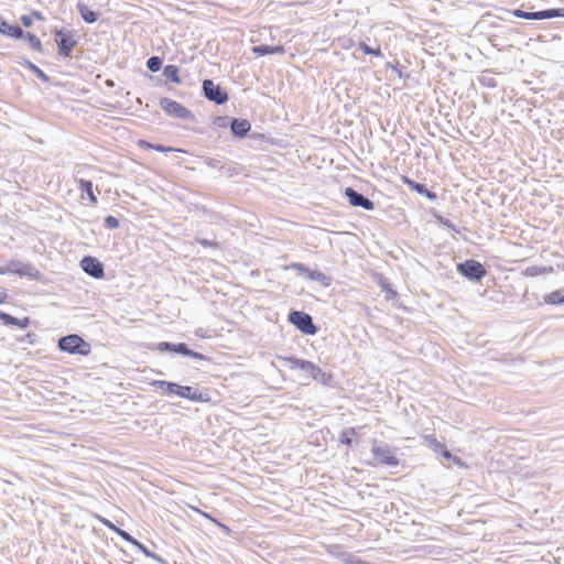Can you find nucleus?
<instances>
[{"mask_svg": "<svg viewBox=\"0 0 564 564\" xmlns=\"http://www.w3.org/2000/svg\"><path fill=\"white\" fill-rule=\"evenodd\" d=\"M184 357H191L193 359H198V360L207 359V357L205 355L194 351V350L189 349L188 347H187V351L185 352Z\"/></svg>", "mask_w": 564, "mask_h": 564, "instance_id": "37", "label": "nucleus"}, {"mask_svg": "<svg viewBox=\"0 0 564 564\" xmlns=\"http://www.w3.org/2000/svg\"><path fill=\"white\" fill-rule=\"evenodd\" d=\"M329 553L340 560V554L345 553V550L340 545H330L329 546Z\"/></svg>", "mask_w": 564, "mask_h": 564, "instance_id": "39", "label": "nucleus"}, {"mask_svg": "<svg viewBox=\"0 0 564 564\" xmlns=\"http://www.w3.org/2000/svg\"><path fill=\"white\" fill-rule=\"evenodd\" d=\"M150 558L154 560L155 562H158L160 564H167V562L163 557H161L159 554H156L154 552L151 554Z\"/></svg>", "mask_w": 564, "mask_h": 564, "instance_id": "48", "label": "nucleus"}, {"mask_svg": "<svg viewBox=\"0 0 564 564\" xmlns=\"http://www.w3.org/2000/svg\"><path fill=\"white\" fill-rule=\"evenodd\" d=\"M306 276L312 281L319 282L324 286H329L332 283V279L328 275H326L319 271L310 269L308 272L306 273Z\"/></svg>", "mask_w": 564, "mask_h": 564, "instance_id": "23", "label": "nucleus"}, {"mask_svg": "<svg viewBox=\"0 0 564 564\" xmlns=\"http://www.w3.org/2000/svg\"><path fill=\"white\" fill-rule=\"evenodd\" d=\"M80 267L86 274L95 279H101L105 275L104 264L95 257L85 256L80 261Z\"/></svg>", "mask_w": 564, "mask_h": 564, "instance_id": "10", "label": "nucleus"}, {"mask_svg": "<svg viewBox=\"0 0 564 564\" xmlns=\"http://www.w3.org/2000/svg\"><path fill=\"white\" fill-rule=\"evenodd\" d=\"M139 147L142 148V149H147V150H153L154 144L149 142V141H145V140H140L139 141Z\"/></svg>", "mask_w": 564, "mask_h": 564, "instance_id": "44", "label": "nucleus"}, {"mask_svg": "<svg viewBox=\"0 0 564 564\" xmlns=\"http://www.w3.org/2000/svg\"><path fill=\"white\" fill-rule=\"evenodd\" d=\"M160 107L171 117L184 119V120H194L193 112L181 105L180 102L170 99L167 97H163L160 99Z\"/></svg>", "mask_w": 564, "mask_h": 564, "instance_id": "6", "label": "nucleus"}, {"mask_svg": "<svg viewBox=\"0 0 564 564\" xmlns=\"http://www.w3.org/2000/svg\"><path fill=\"white\" fill-rule=\"evenodd\" d=\"M57 347L72 355L88 356L91 346L77 334H70L58 339Z\"/></svg>", "mask_w": 564, "mask_h": 564, "instance_id": "2", "label": "nucleus"}, {"mask_svg": "<svg viewBox=\"0 0 564 564\" xmlns=\"http://www.w3.org/2000/svg\"><path fill=\"white\" fill-rule=\"evenodd\" d=\"M289 322L305 335H314L317 327L310 314L302 311H291L289 313Z\"/></svg>", "mask_w": 564, "mask_h": 564, "instance_id": "5", "label": "nucleus"}, {"mask_svg": "<svg viewBox=\"0 0 564 564\" xmlns=\"http://www.w3.org/2000/svg\"><path fill=\"white\" fill-rule=\"evenodd\" d=\"M24 65H25V67H28L32 73H34L44 83L50 82V77L40 67H37L32 62L25 59L24 61Z\"/></svg>", "mask_w": 564, "mask_h": 564, "instance_id": "28", "label": "nucleus"}, {"mask_svg": "<svg viewBox=\"0 0 564 564\" xmlns=\"http://www.w3.org/2000/svg\"><path fill=\"white\" fill-rule=\"evenodd\" d=\"M22 40L28 41L31 48H33L34 51L42 52V48H43L42 43L35 34H33L31 32H25V35H24V37H22Z\"/></svg>", "mask_w": 564, "mask_h": 564, "instance_id": "26", "label": "nucleus"}, {"mask_svg": "<svg viewBox=\"0 0 564 564\" xmlns=\"http://www.w3.org/2000/svg\"><path fill=\"white\" fill-rule=\"evenodd\" d=\"M79 189L82 191L83 194H86L89 202L93 204V205H96L97 204V196L94 194V189H93V182L89 181V180H79Z\"/></svg>", "mask_w": 564, "mask_h": 564, "instance_id": "19", "label": "nucleus"}, {"mask_svg": "<svg viewBox=\"0 0 564 564\" xmlns=\"http://www.w3.org/2000/svg\"><path fill=\"white\" fill-rule=\"evenodd\" d=\"M339 561L341 563H344V564H368L367 562L361 561L360 558H358L354 554H351L349 552H346V551H345V553L340 554V560Z\"/></svg>", "mask_w": 564, "mask_h": 564, "instance_id": "29", "label": "nucleus"}, {"mask_svg": "<svg viewBox=\"0 0 564 564\" xmlns=\"http://www.w3.org/2000/svg\"><path fill=\"white\" fill-rule=\"evenodd\" d=\"M0 33L12 39L20 40L24 37V30L18 24H10L0 17Z\"/></svg>", "mask_w": 564, "mask_h": 564, "instance_id": "12", "label": "nucleus"}, {"mask_svg": "<svg viewBox=\"0 0 564 564\" xmlns=\"http://www.w3.org/2000/svg\"><path fill=\"white\" fill-rule=\"evenodd\" d=\"M187 347L188 346L185 343L174 344L170 341H162L158 344L156 349L160 352H173L184 356L187 351Z\"/></svg>", "mask_w": 564, "mask_h": 564, "instance_id": "14", "label": "nucleus"}, {"mask_svg": "<svg viewBox=\"0 0 564 564\" xmlns=\"http://www.w3.org/2000/svg\"><path fill=\"white\" fill-rule=\"evenodd\" d=\"M280 360L289 364V367L292 370L301 369V364H304V359H299L296 357H279Z\"/></svg>", "mask_w": 564, "mask_h": 564, "instance_id": "32", "label": "nucleus"}, {"mask_svg": "<svg viewBox=\"0 0 564 564\" xmlns=\"http://www.w3.org/2000/svg\"><path fill=\"white\" fill-rule=\"evenodd\" d=\"M288 268L292 269V270H295L299 273H304V274H306L308 272V270H310V268H307L303 263H292Z\"/></svg>", "mask_w": 564, "mask_h": 564, "instance_id": "38", "label": "nucleus"}, {"mask_svg": "<svg viewBox=\"0 0 564 564\" xmlns=\"http://www.w3.org/2000/svg\"><path fill=\"white\" fill-rule=\"evenodd\" d=\"M4 273H8L7 268L0 267V274H4Z\"/></svg>", "mask_w": 564, "mask_h": 564, "instance_id": "55", "label": "nucleus"}, {"mask_svg": "<svg viewBox=\"0 0 564 564\" xmlns=\"http://www.w3.org/2000/svg\"><path fill=\"white\" fill-rule=\"evenodd\" d=\"M251 129V123L247 119L234 118L230 121V130L235 137L243 138Z\"/></svg>", "mask_w": 564, "mask_h": 564, "instance_id": "13", "label": "nucleus"}, {"mask_svg": "<svg viewBox=\"0 0 564 564\" xmlns=\"http://www.w3.org/2000/svg\"><path fill=\"white\" fill-rule=\"evenodd\" d=\"M151 384L155 388L162 389L165 393L177 394L178 383L164 380H154Z\"/></svg>", "mask_w": 564, "mask_h": 564, "instance_id": "20", "label": "nucleus"}, {"mask_svg": "<svg viewBox=\"0 0 564 564\" xmlns=\"http://www.w3.org/2000/svg\"><path fill=\"white\" fill-rule=\"evenodd\" d=\"M133 546H135L139 551H141L147 557H150L151 554L153 553L152 551H150L144 544H142L138 540L135 541Z\"/></svg>", "mask_w": 564, "mask_h": 564, "instance_id": "40", "label": "nucleus"}, {"mask_svg": "<svg viewBox=\"0 0 564 564\" xmlns=\"http://www.w3.org/2000/svg\"><path fill=\"white\" fill-rule=\"evenodd\" d=\"M153 150L159 151V152H173V151H177L174 148L165 147V145H162V144H154Z\"/></svg>", "mask_w": 564, "mask_h": 564, "instance_id": "41", "label": "nucleus"}, {"mask_svg": "<svg viewBox=\"0 0 564 564\" xmlns=\"http://www.w3.org/2000/svg\"><path fill=\"white\" fill-rule=\"evenodd\" d=\"M359 50L366 54V55H373V56H377V57H380L382 56V52H381V48L380 47H377V48H372L371 46H369L368 44H366L365 42H360L359 43Z\"/></svg>", "mask_w": 564, "mask_h": 564, "instance_id": "31", "label": "nucleus"}, {"mask_svg": "<svg viewBox=\"0 0 564 564\" xmlns=\"http://www.w3.org/2000/svg\"><path fill=\"white\" fill-rule=\"evenodd\" d=\"M36 335L34 333H28L23 338L22 341H26L28 344H33L35 341Z\"/></svg>", "mask_w": 564, "mask_h": 564, "instance_id": "45", "label": "nucleus"}, {"mask_svg": "<svg viewBox=\"0 0 564 564\" xmlns=\"http://www.w3.org/2000/svg\"><path fill=\"white\" fill-rule=\"evenodd\" d=\"M328 379H329V376L326 372H324L322 369L318 375V378H314V380L319 381L322 383H327Z\"/></svg>", "mask_w": 564, "mask_h": 564, "instance_id": "43", "label": "nucleus"}, {"mask_svg": "<svg viewBox=\"0 0 564 564\" xmlns=\"http://www.w3.org/2000/svg\"><path fill=\"white\" fill-rule=\"evenodd\" d=\"M54 40L58 48V54L63 57H70L73 50L78 44V37L74 30H55Z\"/></svg>", "mask_w": 564, "mask_h": 564, "instance_id": "3", "label": "nucleus"}, {"mask_svg": "<svg viewBox=\"0 0 564 564\" xmlns=\"http://www.w3.org/2000/svg\"><path fill=\"white\" fill-rule=\"evenodd\" d=\"M203 95L209 101L216 105H224L228 101V94L220 85H216L212 79H204L202 84Z\"/></svg>", "mask_w": 564, "mask_h": 564, "instance_id": "8", "label": "nucleus"}, {"mask_svg": "<svg viewBox=\"0 0 564 564\" xmlns=\"http://www.w3.org/2000/svg\"><path fill=\"white\" fill-rule=\"evenodd\" d=\"M163 75L174 84L182 83V78L178 75V67L176 65H166L163 68Z\"/></svg>", "mask_w": 564, "mask_h": 564, "instance_id": "22", "label": "nucleus"}, {"mask_svg": "<svg viewBox=\"0 0 564 564\" xmlns=\"http://www.w3.org/2000/svg\"><path fill=\"white\" fill-rule=\"evenodd\" d=\"M538 272H539V271H538V269H536L535 267L528 268V269L525 270V273H527L528 275H532V276H533V275H535V274H538Z\"/></svg>", "mask_w": 564, "mask_h": 564, "instance_id": "50", "label": "nucleus"}, {"mask_svg": "<svg viewBox=\"0 0 564 564\" xmlns=\"http://www.w3.org/2000/svg\"><path fill=\"white\" fill-rule=\"evenodd\" d=\"M8 272L17 273L21 276H33L34 268L31 264H24L20 261H11L7 267Z\"/></svg>", "mask_w": 564, "mask_h": 564, "instance_id": "16", "label": "nucleus"}, {"mask_svg": "<svg viewBox=\"0 0 564 564\" xmlns=\"http://www.w3.org/2000/svg\"><path fill=\"white\" fill-rule=\"evenodd\" d=\"M31 17H32V18H35V19H37V20H43V19H44V17H43L42 12L36 11V10H34V11L32 12Z\"/></svg>", "mask_w": 564, "mask_h": 564, "instance_id": "51", "label": "nucleus"}, {"mask_svg": "<svg viewBox=\"0 0 564 564\" xmlns=\"http://www.w3.org/2000/svg\"><path fill=\"white\" fill-rule=\"evenodd\" d=\"M437 446L440 448H442L441 453H442L443 457H445V458H451L452 457V454L444 447V445L437 443Z\"/></svg>", "mask_w": 564, "mask_h": 564, "instance_id": "49", "label": "nucleus"}, {"mask_svg": "<svg viewBox=\"0 0 564 564\" xmlns=\"http://www.w3.org/2000/svg\"><path fill=\"white\" fill-rule=\"evenodd\" d=\"M8 315H9L8 313L0 311V319H1V322H2L3 324L6 323V317H7Z\"/></svg>", "mask_w": 564, "mask_h": 564, "instance_id": "53", "label": "nucleus"}, {"mask_svg": "<svg viewBox=\"0 0 564 564\" xmlns=\"http://www.w3.org/2000/svg\"><path fill=\"white\" fill-rule=\"evenodd\" d=\"M511 14L516 18L525 20H546L553 18H564V8H553L535 12H528L521 9H514Z\"/></svg>", "mask_w": 564, "mask_h": 564, "instance_id": "7", "label": "nucleus"}, {"mask_svg": "<svg viewBox=\"0 0 564 564\" xmlns=\"http://www.w3.org/2000/svg\"><path fill=\"white\" fill-rule=\"evenodd\" d=\"M345 196L349 204L354 207H361L366 210H372L375 208V203L371 199L357 192L352 187L345 188Z\"/></svg>", "mask_w": 564, "mask_h": 564, "instance_id": "11", "label": "nucleus"}, {"mask_svg": "<svg viewBox=\"0 0 564 564\" xmlns=\"http://www.w3.org/2000/svg\"><path fill=\"white\" fill-rule=\"evenodd\" d=\"M544 302L551 305H561L564 304V289L553 291L546 295H544Z\"/></svg>", "mask_w": 564, "mask_h": 564, "instance_id": "21", "label": "nucleus"}, {"mask_svg": "<svg viewBox=\"0 0 564 564\" xmlns=\"http://www.w3.org/2000/svg\"><path fill=\"white\" fill-rule=\"evenodd\" d=\"M196 241L204 247L216 246V242L203 238H197Z\"/></svg>", "mask_w": 564, "mask_h": 564, "instance_id": "46", "label": "nucleus"}, {"mask_svg": "<svg viewBox=\"0 0 564 564\" xmlns=\"http://www.w3.org/2000/svg\"><path fill=\"white\" fill-rule=\"evenodd\" d=\"M21 20V23L25 26V28H31L32 24H33V20H32V17L31 15H22L20 18Z\"/></svg>", "mask_w": 564, "mask_h": 564, "instance_id": "42", "label": "nucleus"}, {"mask_svg": "<svg viewBox=\"0 0 564 564\" xmlns=\"http://www.w3.org/2000/svg\"><path fill=\"white\" fill-rule=\"evenodd\" d=\"M392 69L398 74L399 77H402V70L398 67V65H391Z\"/></svg>", "mask_w": 564, "mask_h": 564, "instance_id": "52", "label": "nucleus"}, {"mask_svg": "<svg viewBox=\"0 0 564 564\" xmlns=\"http://www.w3.org/2000/svg\"><path fill=\"white\" fill-rule=\"evenodd\" d=\"M77 11L86 23H95L99 13L90 10L84 2L79 1L76 6Z\"/></svg>", "mask_w": 564, "mask_h": 564, "instance_id": "17", "label": "nucleus"}, {"mask_svg": "<svg viewBox=\"0 0 564 564\" xmlns=\"http://www.w3.org/2000/svg\"><path fill=\"white\" fill-rule=\"evenodd\" d=\"M229 117L227 116H217L214 118L213 123L216 127L225 128L228 126Z\"/></svg>", "mask_w": 564, "mask_h": 564, "instance_id": "36", "label": "nucleus"}, {"mask_svg": "<svg viewBox=\"0 0 564 564\" xmlns=\"http://www.w3.org/2000/svg\"><path fill=\"white\" fill-rule=\"evenodd\" d=\"M219 527H220V528H223L225 531H229V528H228V527H226L225 524H220V523H219Z\"/></svg>", "mask_w": 564, "mask_h": 564, "instance_id": "56", "label": "nucleus"}, {"mask_svg": "<svg viewBox=\"0 0 564 564\" xmlns=\"http://www.w3.org/2000/svg\"><path fill=\"white\" fill-rule=\"evenodd\" d=\"M252 53L257 56H264L271 54H283L284 47L281 45L270 46V45H257L252 47Z\"/></svg>", "mask_w": 564, "mask_h": 564, "instance_id": "18", "label": "nucleus"}, {"mask_svg": "<svg viewBox=\"0 0 564 564\" xmlns=\"http://www.w3.org/2000/svg\"><path fill=\"white\" fill-rule=\"evenodd\" d=\"M101 522L108 528L110 529L111 531H113L116 533V530L119 529L117 525H115L111 521L107 520V519H102Z\"/></svg>", "mask_w": 564, "mask_h": 564, "instance_id": "47", "label": "nucleus"}, {"mask_svg": "<svg viewBox=\"0 0 564 564\" xmlns=\"http://www.w3.org/2000/svg\"><path fill=\"white\" fill-rule=\"evenodd\" d=\"M30 323L31 322H30L29 317H24V318L20 319V318H17V317H14V316L9 314L6 317L4 325H7V326H18V327L24 329V328H26L30 325Z\"/></svg>", "mask_w": 564, "mask_h": 564, "instance_id": "25", "label": "nucleus"}, {"mask_svg": "<svg viewBox=\"0 0 564 564\" xmlns=\"http://www.w3.org/2000/svg\"><path fill=\"white\" fill-rule=\"evenodd\" d=\"M7 293L6 292H0V304L3 303L7 299Z\"/></svg>", "mask_w": 564, "mask_h": 564, "instance_id": "54", "label": "nucleus"}, {"mask_svg": "<svg viewBox=\"0 0 564 564\" xmlns=\"http://www.w3.org/2000/svg\"><path fill=\"white\" fill-rule=\"evenodd\" d=\"M181 398L194 401V402H209L210 395L207 390H199L191 386L178 384L177 394Z\"/></svg>", "mask_w": 564, "mask_h": 564, "instance_id": "9", "label": "nucleus"}, {"mask_svg": "<svg viewBox=\"0 0 564 564\" xmlns=\"http://www.w3.org/2000/svg\"><path fill=\"white\" fill-rule=\"evenodd\" d=\"M456 269L460 275L473 282L480 281L487 274L484 264L474 259L457 263Z\"/></svg>", "mask_w": 564, "mask_h": 564, "instance_id": "4", "label": "nucleus"}, {"mask_svg": "<svg viewBox=\"0 0 564 564\" xmlns=\"http://www.w3.org/2000/svg\"><path fill=\"white\" fill-rule=\"evenodd\" d=\"M403 181L412 191L425 196L430 200L436 199L437 195L434 192L430 191L425 184L417 183L413 180H410L409 177H404Z\"/></svg>", "mask_w": 564, "mask_h": 564, "instance_id": "15", "label": "nucleus"}, {"mask_svg": "<svg viewBox=\"0 0 564 564\" xmlns=\"http://www.w3.org/2000/svg\"><path fill=\"white\" fill-rule=\"evenodd\" d=\"M436 219L442 226H444L451 230H454L456 232H459V230L456 228V226L449 219H447L443 216H437Z\"/></svg>", "mask_w": 564, "mask_h": 564, "instance_id": "35", "label": "nucleus"}, {"mask_svg": "<svg viewBox=\"0 0 564 564\" xmlns=\"http://www.w3.org/2000/svg\"><path fill=\"white\" fill-rule=\"evenodd\" d=\"M397 451L398 449L395 447L390 446L389 444L379 442L376 438L371 440V454L373 462H371L370 465L398 466L399 459L397 457Z\"/></svg>", "mask_w": 564, "mask_h": 564, "instance_id": "1", "label": "nucleus"}, {"mask_svg": "<svg viewBox=\"0 0 564 564\" xmlns=\"http://www.w3.org/2000/svg\"><path fill=\"white\" fill-rule=\"evenodd\" d=\"M162 58L159 57V56H151L150 58H148L147 61V67L149 70L155 73V72H159L162 67Z\"/></svg>", "mask_w": 564, "mask_h": 564, "instance_id": "30", "label": "nucleus"}, {"mask_svg": "<svg viewBox=\"0 0 564 564\" xmlns=\"http://www.w3.org/2000/svg\"><path fill=\"white\" fill-rule=\"evenodd\" d=\"M301 370H303L306 373V377L311 379L318 378L321 372V368L308 360H305L304 364H301Z\"/></svg>", "mask_w": 564, "mask_h": 564, "instance_id": "24", "label": "nucleus"}, {"mask_svg": "<svg viewBox=\"0 0 564 564\" xmlns=\"http://www.w3.org/2000/svg\"><path fill=\"white\" fill-rule=\"evenodd\" d=\"M357 435V432L354 427L345 429L339 435V442L341 444L350 446L352 443V437Z\"/></svg>", "mask_w": 564, "mask_h": 564, "instance_id": "27", "label": "nucleus"}, {"mask_svg": "<svg viewBox=\"0 0 564 564\" xmlns=\"http://www.w3.org/2000/svg\"><path fill=\"white\" fill-rule=\"evenodd\" d=\"M116 534H118L122 540L127 541L128 543H130L132 545L137 541V539L133 538L129 532H127L120 528L116 530Z\"/></svg>", "mask_w": 564, "mask_h": 564, "instance_id": "34", "label": "nucleus"}, {"mask_svg": "<svg viewBox=\"0 0 564 564\" xmlns=\"http://www.w3.org/2000/svg\"><path fill=\"white\" fill-rule=\"evenodd\" d=\"M104 224H105V227L108 229H116L120 225L118 218H116L115 216H111V215L107 216L104 219Z\"/></svg>", "mask_w": 564, "mask_h": 564, "instance_id": "33", "label": "nucleus"}]
</instances>
